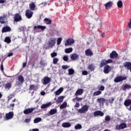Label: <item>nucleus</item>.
<instances>
[{
	"label": "nucleus",
	"instance_id": "nucleus-22",
	"mask_svg": "<svg viewBox=\"0 0 131 131\" xmlns=\"http://www.w3.org/2000/svg\"><path fill=\"white\" fill-rule=\"evenodd\" d=\"M64 98H65L64 96L58 97L57 99L56 100V104L62 103L63 102V100H64Z\"/></svg>",
	"mask_w": 131,
	"mask_h": 131
},
{
	"label": "nucleus",
	"instance_id": "nucleus-37",
	"mask_svg": "<svg viewBox=\"0 0 131 131\" xmlns=\"http://www.w3.org/2000/svg\"><path fill=\"white\" fill-rule=\"evenodd\" d=\"M11 38L10 37H6L4 39V42L7 43H11Z\"/></svg>",
	"mask_w": 131,
	"mask_h": 131
},
{
	"label": "nucleus",
	"instance_id": "nucleus-10",
	"mask_svg": "<svg viewBox=\"0 0 131 131\" xmlns=\"http://www.w3.org/2000/svg\"><path fill=\"white\" fill-rule=\"evenodd\" d=\"M127 126L125 123H121L120 125H117L116 126V129L120 130V129H123V128H126Z\"/></svg>",
	"mask_w": 131,
	"mask_h": 131
},
{
	"label": "nucleus",
	"instance_id": "nucleus-9",
	"mask_svg": "<svg viewBox=\"0 0 131 131\" xmlns=\"http://www.w3.org/2000/svg\"><path fill=\"white\" fill-rule=\"evenodd\" d=\"M33 15V12L31 10L28 9L26 12V16L28 19H30Z\"/></svg>",
	"mask_w": 131,
	"mask_h": 131
},
{
	"label": "nucleus",
	"instance_id": "nucleus-47",
	"mask_svg": "<svg viewBox=\"0 0 131 131\" xmlns=\"http://www.w3.org/2000/svg\"><path fill=\"white\" fill-rule=\"evenodd\" d=\"M105 121H110L111 120V117L110 116H106L105 117Z\"/></svg>",
	"mask_w": 131,
	"mask_h": 131
},
{
	"label": "nucleus",
	"instance_id": "nucleus-36",
	"mask_svg": "<svg viewBox=\"0 0 131 131\" xmlns=\"http://www.w3.org/2000/svg\"><path fill=\"white\" fill-rule=\"evenodd\" d=\"M44 21L45 22H46V24H47V25H51V24H52V20L48 18H45L44 19Z\"/></svg>",
	"mask_w": 131,
	"mask_h": 131
},
{
	"label": "nucleus",
	"instance_id": "nucleus-11",
	"mask_svg": "<svg viewBox=\"0 0 131 131\" xmlns=\"http://www.w3.org/2000/svg\"><path fill=\"white\" fill-rule=\"evenodd\" d=\"M35 110V107L26 108L24 111V114H30Z\"/></svg>",
	"mask_w": 131,
	"mask_h": 131
},
{
	"label": "nucleus",
	"instance_id": "nucleus-30",
	"mask_svg": "<svg viewBox=\"0 0 131 131\" xmlns=\"http://www.w3.org/2000/svg\"><path fill=\"white\" fill-rule=\"evenodd\" d=\"M63 88H59L57 91L55 92V95H56V96H59V95H60L62 92H63Z\"/></svg>",
	"mask_w": 131,
	"mask_h": 131
},
{
	"label": "nucleus",
	"instance_id": "nucleus-19",
	"mask_svg": "<svg viewBox=\"0 0 131 131\" xmlns=\"http://www.w3.org/2000/svg\"><path fill=\"white\" fill-rule=\"evenodd\" d=\"M52 105V102H49L46 104H43L41 105L40 108L41 109H46V108H47L48 107H50Z\"/></svg>",
	"mask_w": 131,
	"mask_h": 131
},
{
	"label": "nucleus",
	"instance_id": "nucleus-56",
	"mask_svg": "<svg viewBox=\"0 0 131 131\" xmlns=\"http://www.w3.org/2000/svg\"><path fill=\"white\" fill-rule=\"evenodd\" d=\"M82 99H83L82 98H79V97H76L75 98V100H77V101L78 102H80V101H82Z\"/></svg>",
	"mask_w": 131,
	"mask_h": 131
},
{
	"label": "nucleus",
	"instance_id": "nucleus-2",
	"mask_svg": "<svg viewBox=\"0 0 131 131\" xmlns=\"http://www.w3.org/2000/svg\"><path fill=\"white\" fill-rule=\"evenodd\" d=\"M89 105L85 104L82 106V107L78 110V112L79 113H86L89 111Z\"/></svg>",
	"mask_w": 131,
	"mask_h": 131
},
{
	"label": "nucleus",
	"instance_id": "nucleus-24",
	"mask_svg": "<svg viewBox=\"0 0 131 131\" xmlns=\"http://www.w3.org/2000/svg\"><path fill=\"white\" fill-rule=\"evenodd\" d=\"M29 91H36L37 90V86L35 84H31L30 85V87L29 88Z\"/></svg>",
	"mask_w": 131,
	"mask_h": 131
},
{
	"label": "nucleus",
	"instance_id": "nucleus-35",
	"mask_svg": "<svg viewBox=\"0 0 131 131\" xmlns=\"http://www.w3.org/2000/svg\"><path fill=\"white\" fill-rule=\"evenodd\" d=\"M131 89V85L128 84H125V85L123 86V91H126V90H129Z\"/></svg>",
	"mask_w": 131,
	"mask_h": 131
},
{
	"label": "nucleus",
	"instance_id": "nucleus-46",
	"mask_svg": "<svg viewBox=\"0 0 131 131\" xmlns=\"http://www.w3.org/2000/svg\"><path fill=\"white\" fill-rule=\"evenodd\" d=\"M59 61V59L57 58H54L53 59V63L55 64H57Z\"/></svg>",
	"mask_w": 131,
	"mask_h": 131
},
{
	"label": "nucleus",
	"instance_id": "nucleus-8",
	"mask_svg": "<svg viewBox=\"0 0 131 131\" xmlns=\"http://www.w3.org/2000/svg\"><path fill=\"white\" fill-rule=\"evenodd\" d=\"M110 71H111V67L110 66L106 64L104 67L103 72L105 74H108Z\"/></svg>",
	"mask_w": 131,
	"mask_h": 131
},
{
	"label": "nucleus",
	"instance_id": "nucleus-21",
	"mask_svg": "<svg viewBox=\"0 0 131 131\" xmlns=\"http://www.w3.org/2000/svg\"><path fill=\"white\" fill-rule=\"evenodd\" d=\"M97 101L98 102L100 105H104V102H106V99L104 98H99L97 99Z\"/></svg>",
	"mask_w": 131,
	"mask_h": 131
},
{
	"label": "nucleus",
	"instance_id": "nucleus-50",
	"mask_svg": "<svg viewBox=\"0 0 131 131\" xmlns=\"http://www.w3.org/2000/svg\"><path fill=\"white\" fill-rule=\"evenodd\" d=\"M114 100H115V98H112V99H108V102L111 104H113V102H114Z\"/></svg>",
	"mask_w": 131,
	"mask_h": 131
},
{
	"label": "nucleus",
	"instance_id": "nucleus-26",
	"mask_svg": "<svg viewBox=\"0 0 131 131\" xmlns=\"http://www.w3.org/2000/svg\"><path fill=\"white\" fill-rule=\"evenodd\" d=\"M7 16L6 15H4L0 17V23L1 24H5L6 23V21H5V18H6Z\"/></svg>",
	"mask_w": 131,
	"mask_h": 131
},
{
	"label": "nucleus",
	"instance_id": "nucleus-48",
	"mask_svg": "<svg viewBox=\"0 0 131 131\" xmlns=\"http://www.w3.org/2000/svg\"><path fill=\"white\" fill-rule=\"evenodd\" d=\"M57 54L56 52H53L51 54V58H55V57H57Z\"/></svg>",
	"mask_w": 131,
	"mask_h": 131
},
{
	"label": "nucleus",
	"instance_id": "nucleus-41",
	"mask_svg": "<svg viewBox=\"0 0 131 131\" xmlns=\"http://www.w3.org/2000/svg\"><path fill=\"white\" fill-rule=\"evenodd\" d=\"M123 6V3H122V1H119L118 2H117V6H118V8H122Z\"/></svg>",
	"mask_w": 131,
	"mask_h": 131
},
{
	"label": "nucleus",
	"instance_id": "nucleus-7",
	"mask_svg": "<svg viewBox=\"0 0 131 131\" xmlns=\"http://www.w3.org/2000/svg\"><path fill=\"white\" fill-rule=\"evenodd\" d=\"M51 80H52V79H51V78L48 76H46L43 79L42 84L44 85H47L48 83H50V82H51Z\"/></svg>",
	"mask_w": 131,
	"mask_h": 131
},
{
	"label": "nucleus",
	"instance_id": "nucleus-55",
	"mask_svg": "<svg viewBox=\"0 0 131 131\" xmlns=\"http://www.w3.org/2000/svg\"><path fill=\"white\" fill-rule=\"evenodd\" d=\"M30 121H31V119H30V118L26 119L25 120V122H26V123H29V122H30Z\"/></svg>",
	"mask_w": 131,
	"mask_h": 131
},
{
	"label": "nucleus",
	"instance_id": "nucleus-63",
	"mask_svg": "<svg viewBox=\"0 0 131 131\" xmlns=\"http://www.w3.org/2000/svg\"><path fill=\"white\" fill-rule=\"evenodd\" d=\"M101 81H102V83H105V82L107 81V80L103 79L101 80Z\"/></svg>",
	"mask_w": 131,
	"mask_h": 131
},
{
	"label": "nucleus",
	"instance_id": "nucleus-25",
	"mask_svg": "<svg viewBox=\"0 0 131 131\" xmlns=\"http://www.w3.org/2000/svg\"><path fill=\"white\" fill-rule=\"evenodd\" d=\"M112 2H107L106 4L105 5V9L106 10H109L111 7H112Z\"/></svg>",
	"mask_w": 131,
	"mask_h": 131
},
{
	"label": "nucleus",
	"instance_id": "nucleus-18",
	"mask_svg": "<svg viewBox=\"0 0 131 131\" xmlns=\"http://www.w3.org/2000/svg\"><path fill=\"white\" fill-rule=\"evenodd\" d=\"M82 94H83V90L80 89L76 91L75 96L76 97H77L78 96H81Z\"/></svg>",
	"mask_w": 131,
	"mask_h": 131
},
{
	"label": "nucleus",
	"instance_id": "nucleus-23",
	"mask_svg": "<svg viewBox=\"0 0 131 131\" xmlns=\"http://www.w3.org/2000/svg\"><path fill=\"white\" fill-rule=\"evenodd\" d=\"M46 28H47V27H46V26H34V30H36V29H41V30H45L46 29Z\"/></svg>",
	"mask_w": 131,
	"mask_h": 131
},
{
	"label": "nucleus",
	"instance_id": "nucleus-31",
	"mask_svg": "<svg viewBox=\"0 0 131 131\" xmlns=\"http://www.w3.org/2000/svg\"><path fill=\"white\" fill-rule=\"evenodd\" d=\"M72 51H73V49H72V48H66L64 50L66 54H70V53H72Z\"/></svg>",
	"mask_w": 131,
	"mask_h": 131
},
{
	"label": "nucleus",
	"instance_id": "nucleus-12",
	"mask_svg": "<svg viewBox=\"0 0 131 131\" xmlns=\"http://www.w3.org/2000/svg\"><path fill=\"white\" fill-rule=\"evenodd\" d=\"M13 117H14V113H13V112H10L6 114V120H10V119H12Z\"/></svg>",
	"mask_w": 131,
	"mask_h": 131
},
{
	"label": "nucleus",
	"instance_id": "nucleus-42",
	"mask_svg": "<svg viewBox=\"0 0 131 131\" xmlns=\"http://www.w3.org/2000/svg\"><path fill=\"white\" fill-rule=\"evenodd\" d=\"M12 88V84L11 83H8L5 85V89L6 90H10Z\"/></svg>",
	"mask_w": 131,
	"mask_h": 131
},
{
	"label": "nucleus",
	"instance_id": "nucleus-1",
	"mask_svg": "<svg viewBox=\"0 0 131 131\" xmlns=\"http://www.w3.org/2000/svg\"><path fill=\"white\" fill-rule=\"evenodd\" d=\"M24 77L22 75H19L17 77V80L16 81V85L17 86H21L24 82Z\"/></svg>",
	"mask_w": 131,
	"mask_h": 131
},
{
	"label": "nucleus",
	"instance_id": "nucleus-4",
	"mask_svg": "<svg viewBox=\"0 0 131 131\" xmlns=\"http://www.w3.org/2000/svg\"><path fill=\"white\" fill-rule=\"evenodd\" d=\"M127 78L125 76H117L114 79L115 82H120V81H123V80H126Z\"/></svg>",
	"mask_w": 131,
	"mask_h": 131
},
{
	"label": "nucleus",
	"instance_id": "nucleus-54",
	"mask_svg": "<svg viewBox=\"0 0 131 131\" xmlns=\"http://www.w3.org/2000/svg\"><path fill=\"white\" fill-rule=\"evenodd\" d=\"M13 52H11L10 53H9L8 56L5 58L4 60H3V62L5 61V60H6V59H7V57H12V56H13Z\"/></svg>",
	"mask_w": 131,
	"mask_h": 131
},
{
	"label": "nucleus",
	"instance_id": "nucleus-33",
	"mask_svg": "<svg viewBox=\"0 0 131 131\" xmlns=\"http://www.w3.org/2000/svg\"><path fill=\"white\" fill-rule=\"evenodd\" d=\"M67 107V102L64 101L62 104L60 106V109H65Z\"/></svg>",
	"mask_w": 131,
	"mask_h": 131
},
{
	"label": "nucleus",
	"instance_id": "nucleus-13",
	"mask_svg": "<svg viewBox=\"0 0 131 131\" xmlns=\"http://www.w3.org/2000/svg\"><path fill=\"white\" fill-rule=\"evenodd\" d=\"M110 56L111 59H116V58L118 57V54L116 51H113L112 53H110Z\"/></svg>",
	"mask_w": 131,
	"mask_h": 131
},
{
	"label": "nucleus",
	"instance_id": "nucleus-29",
	"mask_svg": "<svg viewBox=\"0 0 131 131\" xmlns=\"http://www.w3.org/2000/svg\"><path fill=\"white\" fill-rule=\"evenodd\" d=\"M70 126H71V124H70V123L69 122H64V123H63L62 124V127L68 128V127H70Z\"/></svg>",
	"mask_w": 131,
	"mask_h": 131
},
{
	"label": "nucleus",
	"instance_id": "nucleus-15",
	"mask_svg": "<svg viewBox=\"0 0 131 131\" xmlns=\"http://www.w3.org/2000/svg\"><path fill=\"white\" fill-rule=\"evenodd\" d=\"M94 116L97 117V116H104V113H103L101 111H97L94 113Z\"/></svg>",
	"mask_w": 131,
	"mask_h": 131
},
{
	"label": "nucleus",
	"instance_id": "nucleus-43",
	"mask_svg": "<svg viewBox=\"0 0 131 131\" xmlns=\"http://www.w3.org/2000/svg\"><path fill=\"white\" fill-rule=\"evenodd\" d=\"M41 121V118H36L34 120V123H38Z\"/></svg>",
	"mask_w": 131,
	"mask_h": 131
},
{
	"label": "nucleus",
	"instance_id": "nucleus-59",
	"mask_svg": "<svg viewBox=\"0 0 131 131\" xmlns=\"http://www.w3.org/2000/svg\"><path fill=\"white\" fill-rule=\"evenodd\" d=\"M128 27L129 29H131V19H130L129 22L128 24Z\"/></svg>",
	"mask_w": 131,
	"mask_h": 131
},
{
	"label": "nucleus",
	"instance_id": "nucleus-34",
	"mask_svg": "<svg viewBox=\"0 0 131 131\" xmlns=\"http://www.w3.org/2000/svg\"><path fill=\"white\" fill-rule=\"evenodd\" d=\"M97 89L100 92H103V91H105V86H104L103 85H99L97 86Z\"/></svg>",
	"mask_w": 131,
	"mask_h": 131
},
{
	"label": "nucleus",
	"instance_id": "nucleus-61",
	"mask_svg": "<svg viewBox=\"0 0 131 131\" xmlns=\"http://www.w3.org/2000/svg\"><path fill=\"white\" fill-rule=\"evenodd\" d=\"M68 66L67 65H63L62 66V69H67L68 68Z\"/></svg>",
	"mask_w": 131,
	"mask_h": 131
},
{
	"label": "nucleus",
	"instance_id": "nucleus-6",
	"mask_svg": "<svg viewBox=\"0 0 131 131\" xmlns=\"http://www.w3.org/2000/svg\"><path fill=\"white\" fill-rule=\"evenodd\" d=\"M11 31H12V29L9 26L4 27L2 29V33H6V32H11Z\"/></svg>",
	"mask_w": 131,
	"mask_h": 131
},
{
	"label": "nucleus",
	"instance_id": "nucleus-49",
	"mask_svg": "<svg viewBox=\"0 0 131 131\" xmlns=\"http://www.w3.org/2000/svg\"><path fill=\"white\" fill-rule=\"evenodd\" d=\"M63 61L67 62V61H68V56L64 55L63 57Z\"/></svg>",
	"mask_w": 131,
	"mask_h": 131
},
{
	"label": "nucleus",
	"instance_id": "nucleus-64",
	"mask_svg": "<svg viewBox=\"0 0 131 131\" xmlns=\"http://www.w3.org/2000/svg\"><path fill=\"white\" fill-rule=\"evenodd\" d=\"M29 131H31V130H30ZM32 131H39V129H37V128H35V129H33L32 130Z\"/></svg>",
	"mask_w": 131,
	"mask_h": 131
},
{
	"label": "nucleus",
	"instance_id": "nucleus-17",
	"mask_svg": "<svg viewBox=\"0 0 131 131\" xmlns=\"http://www.w3.org/2000/svg\"><path fill=\"white\" fill-rule=\"evenodd\" d=\"M70 58L72 61H75V60L79 58V56L76 53H73L71 55Z\"/></svg>",
	"mask_w": 131,
	"mask_h": 131
},
{
	"label": "nucleus",
	"instance_id": "nucleus-14",
	"mask_svg": "<svg viewBox=\"0 0 131 131\" xmlns=\"http://www.w3.org/2000/svg\"><path fill=\"white\" fill-rule=\"evenodd\" d=\"M75 42V41L73 39L69 38L67 40L66 42L64 43V46L67 47V46H71V45H73Z\"/></svg>",
	"mask_w": 131,
	"mask_h": 131
},
{
	"label": "nucleus",
	"instance_id": "nucleus-60",
	"mask_svg": "<svg viewBox=\"0 0 131 131\" xmlns=\"http://www.w3.org/2000/svg\"><path fill=\"white\" fill-rule=\"evenodd\" d=\"M82 74L83 75H88V71H83L82 72Z\"/></svg>",
	"mask_w": 131,
	"mask_h": 131
},
{
	"label": "nucleus",
	"instance_id": "nucleus-51",
	"mask_svg": "<svg viewBox=\"0 0 131 131\" xmlns=\"http://www.w3.org/2000/svg\"><path fill=\"white\" fill-rule=\"evenodd\" d=\"M61 41H62V38L60 37L57 39V45L59 46L61 43Z\"/></svg>",
	"mask_w": 131,
	"mask_h": 131
},
{
	"label": "nucleus",
	"instance_id": "nucleus-44",
	"mask_svg": "<svg viewBox=\"0 0 131 131\" xmlns=\"http://www.w3.org/2000/svg\"><path fill=\"white\" fill-rule=\"evenodd\" d=\"M82 128V126L80 125V124H77L75 126V129H80Z\"/></svg>",
	"mask_w": 131,
	"mask_h": 131
},
{
	"label": "nucleus",
	"instance_id": "nucleus-40",
	"mask_svg": "<svg viewBox=\"0 0 131 131\" xmlns=\"http://www.w3.org/2000/svg\"><path fill=\"white\" fill-rule=\"evenodd\" d=\"M49 113L50 115H54V114H56V113H57V109L54 108L51 110Z\"/></svg>",
	"mask_w": 131,
	"mask_h": 131
},
{
	"label": "nucleus",
	"instance_id": "nucleus-52",
	"mask_svg": "<svg viewBox=\"0 0 131 131\" xmlns=\"http://www.w3.org/2000/svg\"><path fill=\"white\" fill-rule=\"evenodd\" d=\"M105 62H106V64H109L110 63H112L113 62V60H112L111 59H108L107 60H105Z\"/></svg>",
	"mask_w": 131,
	"mask_h": 131
},
{
	"label": "nucleus",
	"instance_id": "nucleus-58",
	"mask_svg": "<svg viewBox=\"0 0 131 131\" xmlns=\"http://www.w3.org/2000/svg\"><path fill=\"white\" fill-rule=\"evenodd\" d=\"M3 61L1 64V69L2 70V71H4V64H3Z\"/></svg>",
	"mask_w": 131,
	"mask_h": 131
},
{
	"label": "nucleus",
	"instance_id": "nucleus-62",
	"mask_svg": "<svg viewBox=\"0 0 131 131\" xmlns=\"http://www.w3.org/2000/svg\"><path fill=\"white\" fill-rule=\"evenodd\" d=\"M40 95L41 96H45V95H46V92H45V91H42V92H40Z\"/></svg>",
	"mask_w": 131,
	"mask_h": 131
},
{
	"label": "nucleus",
	"instance_id": "nucleus-28",
	"mask_svg": "<svg viewBox=\"0 0 131 131\" xmlns=\"http://www.w3.org/2000/svg\"><path fill=\"white\" fill-rule=\"evenodd\" d=\"M124 105L126 107H128V106L131 105V99H127V100H125V101L124 102Z\"/></svg>",
	"mask_w": 131,
	"mask_h": 131
},
{
	"label": "nucleus",
	"instance_id": "nucleus-45",
	"mask_svg": "<svg viewBox=\"0 0 131 131\" xmlns=\"http://www.w3.org/2000/svg\"><path fill=\"white\" fill-rule=\"evenodd\" d=\"M74 73V70L73 69H69V75H72Z\"/></svg>",
	"mask_w": 131,
	"mask_h": 131
},
{
	"label": "nucleus",
	"instance_id": "nucleus-57",
	"mask_svg": "<svg viewBox=\"0 0 131 131\" xmlns=\"http://www.w3.org/2000/svg\"><path fill=\"white\" fill-rule=\"evenodd\" d=\"M79 106H80V104H79V103L76 102L74 105V107H75V108H78V107H79Z\"/></svg>",
	"mask_w": 131,
	"mask_h": 131
},
{
	"label": "nucleus",
	"instance_id": "nucleus-32",
	"mask_svg": "<svg viewBox=\"0 0 131 131\" xmlns=\"http://www.w3.org/2000/svg\"><path fill=\"white\" fill-rule=\"evenodd\" d=\"M36 7V6H35V4H34V3H31L29 5V8L30 9V10H31V11H34V10H35V7Z\"/></svg>",
	"mask_w": 131,
	"mask_h": 131
},
{
	"label": "nucleus",
	"instance_id": "nucleus-27",
	"mask_svg": "<svg viewBox=\"0 0 131 131\" xmlns=\"http://www.w3.org/2000/svg\"><path fill=\"white\" fill-rule=\"evenodd\" d=\"M107 65V63L106 62L105 59H102L101 61L100 64H99V67L100 68H102V67H104V66H106Z\"/></svg>",
	"mask_w": 131,
	"mask_h": 131
},
{
	"label": "nucleus",
	"instance_id": "nucleus-16",
	"mask_svg": "<svg viewBox=\"0 0 131 131\" xmlns=\"http://www.w3.org/2000/svg\"><path fill=\"white\" fill-rule=\"evenodd\" d=\"M123 67L126 68L127 70H129L131 68V62L129 61H126L123 63Z\"/></svg>",
	"mask_w": 131,
	"mask_h": 131
},
{
	"label": "nucleus",
	"instance_id": "nucleus-20",
	"mask_svg": "<svg viewBox=\"0 0 131 131\" xmlns=\"http://www.w3.org/2000/svg\"><path fill=\"white\" fill-rule=\"evenodd\" d=\"M85 53L86 56H90V57H92V56L94 55V53H93L92 50H91V49L86 50L85 51Z\"/></svg>",
	"mask_w": 131,
	"mask_h": 131
},
{
	"label": "nucleus",
	"instance_id": "nucleus-53",
	"mask_svg": "<svg viewBox=\"0 0 131 131\" xmlns=\"http://www.w3.org/2000/svg\"><path fill=\"white\" fill-rule=\"evenodd\" d=\"M15 97V96L13 94H11L10 95H9L8 96V100L9 101V100H11V99H13V98H14Z\"/></svg>",
	"mask_w": 131,
	"mask_h": 131
},
{
	"label": "nucleus",
	"instance_id": "nucleus-38",
	"mask_svg": "<svg viewBox=\"0 0 131 131\" xmlns=\"http://www.w3.org/2000/svg\"><path fill=\"white\" fill-rule=\"evenodd\" d=\"M88 69H90L91 71H94L95 70V66H94V64H90L88 67Z\"/></svg>",
	"mask_w": 131,
	"mask_h": 131
},
{
	"label": "nucleus",
	"instance_id": "nucleus-3",
	"mask_svg": "<svg viewBox=\"0 0 131 131\" xmlns=\"http://www.w3.org/2000/svg\"><path fill=\"white\" fill-rule=\"evenodd\" d=\"M56 40L57 39H56V38L51 37L50 38H49V40L48 41V45L49 48H53V47H54L56 44Z\"/></svg>",
	"mask_w": 131,
	"mask_h": 131
},
{
	"label": "nucleus",
	"instance_id": "nucleus-5",
	"mask_svg": "<svg viewBox=\"0 0 131 131\" xmlns=\"http://www.w3.org/2000/svg\"><path fill=\"white\" fill-rule=\"evenodd\" d=\"M14 22H19L21 21L22 16L20 13H16L13 17Z\"/></svg>",
	"mask_w": 131,
	"mask_h": 131
},
{
	"label": "nucleus",
	"instance_id": "nucleus-39",
	"mask_svg": "<svg viewBox=\"0 0 131 131\" xmlns=\"http://www.w3.org/2000/svg\"><path fill=\"white\" fill-rule=\"evenodd\" d=\"M102 94V91H97L96 92H94L93 93V97H96V96H99V95H101Z\"/></svg>",
	"mask_w": 131,
	"mask_h": 131
}]
</instances>
